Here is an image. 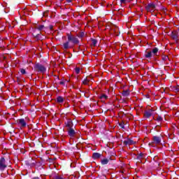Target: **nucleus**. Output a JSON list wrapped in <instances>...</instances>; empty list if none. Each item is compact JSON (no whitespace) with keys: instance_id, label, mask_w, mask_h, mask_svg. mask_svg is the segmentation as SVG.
<instances>
[{"instance_id":"1","label":"nucleus","mask_w":179,"mask_h":179,"mask_svg":"<svg viewBox=\"0 0 179 179\" xmlns=\"http://www.w3.org/2000/svg\"><path fill=\"white\" fill-rule=\"evenodd\" d=\"M34 69L36 72H40L41 73H45V71H47L45 66L40 63H36L34 65Z\"/></svg>"},{"instance_id":"2","label":"nucleus","mask_w":179,"mask_h":179,"mask_svg":"<svg viewBox=\"0 0 179 179\" xmlns=\"http://www.w3.org/2000/svg\"><path fill=\"white\" fill-rule=\"evenodd\" d=\"M68 41H71L73 44H79V39L74 36L67 34Z\"/></svg>"},{"instance_id":"3","label":"nucleus","mask_w":179,"mask_h":179,"mask_svg":"<svg viewBox=\"0 0 179 179\" xmlns=\"http://www.w3.org/2000/svg\"><path fill=\"white\" fill-rule=\"evenodd\" d=\"M145 9H146L147 12L152 13L155 10V9H156V6L155 5V3H150L148 4V6H145Z\"/></svg>"},{"instance_id":"4","label":"nucleus","mask_w":179,"mask_h":179,"mask_svg":"<svg viewBox=\"0 0 179 179\" xmlns=\"http://www.w3.org/2000/svg\"><path fill=\"white\" fill-rule=\"evenodd\" d=\"M5 158L4 157H1L0 159V170L1 171H3V170H5V169H6V167H8V166L6 164H5Z\"/></svg>"},{"instance_id":"5","label":"nucleus","mask_w":179,"mask_h":179,"mask_svg":"<svg viewBox=\"0 0 179 179\" xmlns=\"http://www.w3.org/2000/svg\"><path fill=\"white\" fill-rule=\"evenodd\" d=\"M33 36L35 38V40H42L43 36H41V32H39L37 34V31L36 30H34V34H33Z\"/></svg>"},{"instance_id":"6","label":"nucleus","mask_w":179,"mask_h":179,"mask_svg":"<svg viewBox=\"0 0 179 179\" xmlns=\"http://www.w3.org/2000/svg\"><path fill=\"white\" fill-rule=\"evenodd\" d=\"M16 123L18 124V125H21L22 128H24L27 125L26 121L24 119H20L16 121Z\"/></svg>"},{"instance_id":"7","label":"nucleus","mask_w":179,"mask_h":179,"mask_svg":"<svg viewBox=\"0 0 179 179\" xmlns=\"http://www.w3.org/2000/svg\"><path fill=\"white\" fill-rule=\"evenodd\" d=\"M67 131H68V135L71 138H73L76 134V131H75V129H73V128L67 129Z\"/></svg>"},{"instance_id":"8","label":"nucleus","mask_w":179,"mask_h":179,"mask_svg":"<svg viewBox=\"0 0 179 179\" xmlns=\"http://www.w3.org/2000/svg\"><path fill=\"white\" fill-rule=\"evenodd\" d=\"M152 113H153V110L148 109L144 113V117H145L146 118H150V117H152L153 114Z\"/></svg>"},{"instance_id":"9","label":"nucleus","mask_w":179,"mask_h":179,"mask_svg":"<svg viewBox=\"0 0 179 179\" xmlns=\"http://www.w3.org/2000/svg\"><path fill=\"white\" fill-rule=\"evenodd\" d=\"M171 37L173 40H178V31H173L171 34Z\"/></svg>"},{"instance_id":"10","label":"nucleus","mask_w":179,"mask_h":179,"mask_svg":"<svg viewBox=\"0 0 179 179\" xmlns=\"http://www.w3.org/2000/svg\"><path fill=\"white\" fill-rule=\"evenodd\" d=\"M65 125L68 129L72 128L73 127V122H72V120L71 119L68 120L66 122H65Z\"/></svg>"},{"instance_id":"11","label":"nucleus","mask_w":179,"mask_h":179,"mask_svg":"<svg viewBox=\"0 0 179 179\" xmlns=\"http://www.w3.org/2000/svg\"><path fill=\"white\" fill-rule=\"evenodd\" d=\"M153 142L156 143L157 145H159L160 142H162V138L157 136H153Z\"/></svg>"},{"instance_id":"12","label":"nucleus","mask_w":179,"mask_h":179,"mask_svg":"<svg viewBox=\"0 0 179 179\" xmlns=\"http://www.w3.org/2000/svg\"><path fill=\"white\" fill-rule=\"evenodd\" d=\"M124 145H135V143H136V142L134 141L133 140L131 139H128L127 141H124L123 142Z\"/></svg>"},{"instance_id":"13","label":"nucleus","mask_w":179,"mask_h":179,"mask_svg":"<svg viewBox=\"0 0 179 179\" xmlns=\"http://www.w3.org/2000/svg\"><path fill=\"white\" fill-rule=\"evenodd\" d=\"M152 51L148 52V50L145 51V58H152Z\"/></svg>"},{"instance_id":"14","label":"nucleus","mask_w":179,"mask_h":179,"mask_svg":"<svg viewBox=\"0 0 179 179\" xmlns=\"http://www.w3.org/2000/svg\"><path fill=\"white\" fill-rule=\"evenodd\" d=\"M92 157H93V159H100V157H101V154H100L99 152H94L92 155Z\"/></svg>"},{"instance_id":"15","label":"nucleus","mask_w":179,"mask_h":179,"mask_svg":"<svg viewBox=\"0 0 179 179\" xmlns=\"http://www.w3.org/2000/svg\"><path fill=\"white\" fill-rule=\"evenodd\" d=\"M43 29H44V25H39L38 27H36L35 29L36 31H39V33H41V30H43Z\"/></svg>"},{"instance_id":"16","label":"nucleus","mask_w":179,"mask_h":179,"mask_svg":"<svg viewBox=\"0 0 179 179\" xmlns=\"http://www.w3.org/2000/svg\"><path fill=\"white\" fill-rule=\"evenodd\" d=\"M122 94L124 97L129 96V90H123L122 92Z\"/></svg>"},{"instance_id":"17","label":"nucleus","mask_w":179,"mask_h":179,"mask_svg":"<svg viewBox=\"0 0 179 179\" xmlns=\"http://www.w3.org/2000/svg\"><path fill=\"white\" fill-rule=\"evenodd\" d=\"M142 159H145V154L143 153H140L137 155V159L138 160H141Z\"/></svg>"},{"instance_id":"18","label":"nucleus","mask_w":179,"mask_h":179,"mask_svg":"<svg viewBox=\"0 0 179 179\" xmlns=\"http://www.w3.org/2000/svg\"><path fill=\"white\" fill-rule=\"evenodd\" d=\"M108 162H110V159L105 158L101 160V164L104 165V164H108Z\"/></svg>"},{"instance_id":"19","label":"nucleus","mask_w":179,"mask_h":179,"mask_svg":"<svg viewBox=\"0 0 179 179\" xmlns=\"http://www.w3.org/2000/svg\"><path fill=\"white\" fill-rule=\"evenodd\" d=\"M63 46L64 50H68V48H69V41L64 43Z\"/></svg>"},{"instance_id":"20","label":"nucleus","mask_w":179,"mask_h":179,"mask_svg":"<svg viewBox=\"0 0 179 179\" xmlns=\"http://www.w3.org/2000/svg\"><path fill=\"white\" fill-rule=\"evenodd\" d=\"M152 52L153 55H157V52H159V48H154L152 49Z\"/></svg>"},{"instance_id":"21","label":"nucleus","mask_w":179,"mask_h":179,"mask_svg":"<svg viewBox=\"0 0 179 179\" xmlns=\"http://www.w3.org/2000/svg\"><path fill=\"white\" fill-rule=\"evenodd\" d=\"M89 82H90V78L87 77L83 82V85H89Z\"/></svg>"},{"instance_id":"22","label":"nucleus","mask_w":179,"mask_h":179,"mask_svg":"<svg viewBox=\"0 0 179 179\" xmlns=\"http://www.w3.org/2000/svg\"><path fill=\"white\" fill-rule=\"evenodd\" d=\"M57 103H64V98L62 96H57Z\"/></svg>"},{"instance_id":"23","label":"nucleus","mask_w":179,"mask_h":179,"mask_svg":"<svg viewBox=\"0 0 179 179\" xmlns=\"http://www.w3.org/2000/svg\"><path fill=\"white\" fill-rule=\"evenodd\" d=\"M91 40H92V45H94V47H96V45H97V40L96 39H91Z\"/></svg>"},{"instance_id":"24","label":"nucleus","mask_w":179,"mask_h":179,"mask_svg":"<svg viewBox=\"0 0 179 179\" xmlns=\"http://www.w3.org/2000/svg\"><path fill=\"white\" fill-rule=\"evenodd\" d=\"M113 31H115V36H119V34H118V28L117 27H115L114 29H113Z\"/></svg>"},{"instance_id":"25","label":"nucleus","mask_w":179,"mask_h":179,"mask_svg":"<svg viewBox=\"0 0 179 179\" xmlns=\"http://www.w3.org/2000/svg\"><path fill=\"white\" fill-rule=\"evenodd\" d=\"M100 99H104L105 100H107L108 99V96L106 94H102L101 96Z\"/></svg>"},{"instance_id":"26","label":"nucleus","mask_w":179,"mask_h":179,"mask_svg":"<svg viewBox=\"0 0 179 179\" xmlns=\"http://www.w3.org/2000/svg\"><path fill=\"white\" fill-rule=\"evenodd\" d=\"M121 3H127L131 2V0H120Z\"/></svg>"},{"instance_id":"27","label":"nucleus","mask_w":179,"mask_h":179,"mask_svg":"<svg viewBox=\"0 0 179 179\" xmlns=\"http://www.w3.org/2000/svg\"><path fill=\"white\" fill-rule=\"evenodd\" d=\"M80 72V69L79 67H76V73H77V75H79Z\"/></svg>"},{"instance_id":"28","label":"nucleus","mask_w":179,"mask_h":179,"mask_svg":"<svg viewBox=\"0 0 179 179\" xmlns=\"http://www.w3.org/2000/svg\"><path fill=\"white\" fill-rule=\"evenodd\" d=\"M20 71L22 75H26V70H24V69H20Z\"/></svg>"},{"instance_id":"29","label":"nucleus","mask_w":179,"mask_h":179,"mask_svg":"<svg viewBox=\"0 0 179 179\" xmlns=\"http://www.w3.org/2000/svg\"><path fill=\"white\" fill-rule=\"evenodd\" d=\"M119 125H120V127H121V128H122L123 129H125V126H124V124L123 122L119 123Z\"/></svg>"},{"instance_id":"30","label":"nucleus","mask_w":179,"mask_h":179,"mask_svg":"<svg viewBox=\"0 0 179 179\" xmlns=\"http://www.w3.org/2000/svg\"><path fill=\"white\" fill-rule=\"evenodd\" d=\"M78 37L82 38L83 37H85V32H80V34L78 35Z\"/></svg>"},{"instance_id":"31","label":"nucleus","mask_w":179,"mask_h":179,"mask_svg":"<svg viewBox=\"0 0 179 179\" xmlns=\"http://www.w3.org/2000/svg\"><path fill=\"white\" fill-rule=\"evenodd\" d=\"M162 59H163L164 61H167V60H169V56H166V55L163 56V57H162Z\"/></svg>"},{"instance_id":"32","label":"nucleus","mask_w":179,"mask_h":179,"mask_svg":"<svg viewBox=\"0 0 179 179\" xmlns=\"http://www.w3.org/2000/svg\"><path fill=\"white\" fill-rule=\"evenodd\" d=\"M157 121H159V122L163 121V118L161 116H158L157 117Z\"/></svg>"},{"instance_id":"33","label":"nucleus","mask_w":179,"mask_h":179,"mask_svg":"<svg viewBox=\"0 0 179 179\" xmlns=\"http://www.w3.org/2000/svg\"><path fill=\"white\" fill-rule=\"evenodd\" d=\"M53 179H64V178L59 176H56L53 178Z\"/></svg>"},{"instance_id":"34","label":"nucleus","mask_w":179,"mask_h":179,"mask_svg":"<svg viewBox=\"0 0 179 179\" xmlns=\"http://www.w3.org/2000/svg\"><path fill=\"white\" fill-rule=\"evenodd\" d=\"M176 92H179V85L176 86V89H175Z\"/></svg>"},{"instance_id":"35","label":"nucleus","mask_w":179,"mask_h":179,"mask_svg":"<svg viewBox=\"0 0 179 179\" xmlns=\"http://www.w3.org/2000/svg\"><path fill=\"white\" fill-rule=\"evenodd\" d=\"M59 84H60V85H65V83H64V81H61V82L59 83Z\"/></svg>"},{"instance_id":"36","label":"nucleus","mask_w":179,"mask_h":179,"mask_svg":"<svg viewBox=\"0 0 179 179\" xmlns=\"http://www.w3.org/2000/svg\"><path fill=\"white\" fill-rule=\"evenodd\" d=\"M66 2H69V3L72 2V0H66Z\"/></svg>"},{"instance_id":"37","label":"nucleus","mask_w":179,"mask_h":179,"mask_svg":"<svg viewBox=\"0 0 179 179\" xmlns=\"http://www.w3.org/2000/svg\"><path fill=\"white\" fill-rule=\"evenodd\" d=\"M50 30H52V26L50 27Z\"/></svg>"},{"instance_id":"38","label":"nucleus","mask_w":179,"mask_h":179,"mask_svg":"<svg viewBox=\"0 0 179 179\" xmlns=\"http://www.w3.org/2000/svg\"><path fill=\"white\" fill-rule=\"evenodd\" d=\"M148 99H149V95H147Z\"/></svg>"},{"instance_id":"39","label":"nucleus","mask_w":179,"mask_h":179,"mask_svg":"<svg viewBox=\"0 0 179 179\" xmlns=\"http://www.w3.org/2000/svg\"><path fill=\"white\" fill-rule=\"evenodd\" d=\"M61 1V2H62V1H64V0H60Z\"/></svg>"}]
</instances>
